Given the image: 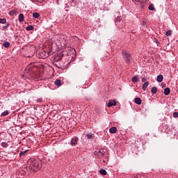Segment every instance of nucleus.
<instances>
[{"label": "nucleus", "mask_w": 178, "mask_h": 178, "mask_svg": "<svg viewBox=\"0 0 178 178\" xmlns=\"http://www.w3.org/2000/svg\"><path fill=\"white\" fill-rule=\"evenodd\" d=\"M72 58L73 57H76V50L75 49H72Z\"/></svg>", "instance_id": "obj_30"}, {"label": "nucleus", "mask_w": 178, "mask_h": 178, "mask_svg": "<svg viewBox=\"0 0 178 178\" xmlns=\"http://www.w3.org/2000/svg\"><path fill=\"white\" fill-rule=\"evenodd\" d=\"M149 86V81L145 82L143 83V86H142V90H143V91H146V90L147 89Z\"/></svg>", "instance_id": "obj_8"}, {"label": "nucleus", "mask_w": 178, "mask_h": 178, "mask_svg": "<svg viewBox=\"0 0 178 178\" xmlns=\"http://www.w3.org/2000/svg\"><path fill=\"white\" fill-rule=\"evenodd\" d=\"M10 26V24L7 23L6 26H3V31H6V29H8V28H9Z\"/></svg>", "instance_id": "obj_28"}, {"label": "nucleus", "mask_w": 178, "mask_h": 178, "mask_svg": "<svg viewBox=\"0 0 178 178\" xmlns=\"http://www.w3.org/2000/svg\"><path fill=\"white\" fill-rule=\"evenodd\" d=\"M63 53H60L58 54H54L52 57L53 64L57 69H63L65 67L64 65H60V60H63Z\"/></svg>", "instance_id": "obj_1"}, {"label": "nucleus", "mask_w": 178, "mask_h": 178, "mask_svg": "<svg viewBox=\"0 0 178 178\" xmlns=\"http://www.w3.org/2000/svg\"><path fill=\"white\" fill-rule=\"evenodd\" d=\"M156 80H157V82H159V83H161V82H162L163 81V75H158L157 76V79H156Z\"/></svg>", "instance_id": "obj_13"}, {"label": "nucleus", "mask_w": 178, "mask_h": 178, "mask_svg": "<svg viewBox=\"0 0 178 178\" xmlns=\"http://www.w3.org/2000/svg\"><path fill=\"white\" fill-rule=\"evenodd\" d=\"M105 159H108V156H104Z\"/></svg>", "instance_id": "obj_41"}, {"label": "nucleus", "mask_w": 178, "mask_h": 178, "mask_svg": "<svg viewBox=\"0 0 178 178\" xmlns=\"http://www.w3.org/2000/svg\"><path fill=\"white\" fill-rule=\"evenodd\" d=\"M106 149H99V154H100L101 158L106 154Z\"/></svg>", "instance_id": "obj_9"}, {"label": "nucleus", "mask_w": 178, "mask_h": 178, "mask_svg": "<svg viewBox=\"0 0 178 178\" xmlns=\"http://www.w3.org/2000/svg\"><path fill=\"white\" fill-rule=\"evenodd\" d=\"M157 91H158V90H157V88L156 86L152 87V89H151V92L153 95L156 94Z\"/></svg>", "instance_id": "obj_15"}, {"label": "nucleus", "mask_w": 178, "mask_h": 178, "mask_svg": "<svg viewBox=\"0 0 178 178\" xmlns=\"http://www.w3.org/2000/svg\"><path fill=\"white\" fill-rule=\"evenodd\" d=\"M10 43L8 41L4 42L3 43V47H4L5 48H8L10 47Z\"/></svg>", "instance_id": "obj_19"}, {"label": "nucleus", "mask_w": 178, "mask_h": 178, "mask_svg": "<svg viewBox=\"0 0 178 178\" xmlns=\"http://www.w3.org/2000/svg\"><path fill=\"white\" fill-rule=\"evenodd\" d=\"M122 56L124 58L126 63L129 64L131 60V54L127 53L125 50H122Z\"/></svg>", "instance_id": "obj_5"}, {"label": "nucleus", "mask_w": 178, "mask_h": 178, "mask_svg": "<svg viewBox=\"0 0 178 178\" xmlns=\"http://www.w3.org/2000/svg\"><path fill=\"white\" fill-rule=\"evenodd\" d=\"M8 113H9L8 111H5L3 113H1V116L6 117L8 116Z\"/></svg>", "instance_id": "obj_22"}, {"label": "nucleus", "mask_w": 178, "mask_h": 178, "mask_svg": "<svg viewBox=\"0 0 178 178\" xmlns=\"http://www.w3.org/2000/svg\"><path fill=\"white\" fill-rule=\"evenodd\" d=\"M37 102H42V99H38Z\"/></svg>", "instance_id": "obj_38"}, {"label": "nucleus", "mask_w": 178, "mask_h": 178, "mask_svg": "<svg viewBox=\"0 0 178 178\" xmlns=\"http://www.w3.org/2000/svg\"><path fill=\"white\" fill-rule=\"evenodd\" d=\"M116 105H117V102L115 100H110V102L107 104V106L111 107Z\"/></svg>", "instance_id": "obj_7"}, {"label": "nucleus", "mask_w": 178, "mask_h": 178, "mask_svg": "<svg viewBox=\"0 0 178 178\" xmlns=\"http://www.w3.org/2000/svg\"><path fill=\"white\" fill-rule=\"evenodd\" d=\"M100 175L102 176H106V170L102 169L100 170Z\"/></svg>", "instance_id": "obj_23"}, {"label": "nucleus", "mask_w": 178, "mask_h": 178, "mask_svg": "<svg viewBox=\"0 0 178 178\" xmlns=\"http://www.w3.org/2000/svg\"><path fill=\"white\" fill-rule=\"evenodd\" d=\"M29 150H22L21 152L23 154V155L24 154H26Z\"/></svg>", "instance_id": "obj_33"}, {"label": "nucleus", "mask_w": 178, "mask_h": 178, "mask_svg": "<svg viewBox=\"0 0 178 178\" xmlns=\"http://www.w3.org/2000/svg\"><path fill=\"white\" fill-rule=\"evenodd\" d=\"M14 38H18V35H14Z\"/></svg>", "instance_id": "obj_40"}, {"label": "nucleus", "mask_w": 178, "mask_h": 178, "mask_svg": "<svg viewBox=\"0 0 178 178\" xmlns=\"http://www.w3.org/2000/svg\"><path fill=\"white\" fill-rule=\"evenodd\" d=\"M70 63L71 61L70 58H69V56H63L60 65H64V67L59 68V70H66L69 67Z\"/></svg>", "instance_id": "obj_3"}, {"label": "nucleus", "mask_w": 178, "mask_h": 178, "mask_svg": "<svg viewBox=\"0 0 178 178\" xmlns=\"http://www.w3.org/2000/svg\"><path fill=\"white\" fill-rule=\"evenodd\" d=\"M7 19L6 18L0 19V24H6Z\"/></svg>", "instance_id": "obj_20"}, {"label": "nucleus", "mask_w": 178, "mask_h": 178, "mask_svg": "<svg viewBox=\"0 0 178 178\" xmlns=\"http://www.w3.org/2000/svg\"><path fill=\"white\" fill-rule=\"evenodd\" d=\"M28 163H29V168L33 172H37L42 166L41 161L35 159H29Z\"/></svg>", "instance_id": "obj_2"}, {"label": "nucleus", "mask_w": 178, "mask_h": 178, "mask_svg": "<svg viewBox=\"0 0 178 178\" xmlns=\"http://www.w3.org/2000/svg\"><path fill=\"white\" fill-rule=\"evenodd\" d=\"M138 75H136V76L132 78L131 81H132V82L136 83L138 81Z\"/></svg>", "instance_id": "obj_26"}, {"label": "nucleus", "mask_w": 178, "mask_h": 178, "mask_svg": "<svg viewBox=\"0 0 178 178\" xmlns=\"http://www.w3.org/2000/svg\"><path fill=\"white\" fill-rule=\"evenodd\" d=\"M103 162L106 163V161H103Z\"/></svg>", "instance_id": "obj_42"}, {"label": "nucleus", "mask_w": 178, "mask_h": 178, "mask_svg": "<svg viewBox=\"0 0 178 178\" xmlns=\"http://www.w3.org/2000/svg\"><path fill=\"white\" fill-rule=\"evenodd\" d=\"M72 1V2H73V3H76V2H78V0H71Z\"/></svg>", "instance_id": "obj_37"}, {"label": "nucleus", "mask_w": 178, "mask_h": 178, "mask_svg": "<svg viewBox=\"0 0 178 178\" xmlns=\"http://www.w3.org/2000/svg\"><path fill=\"white\" fill-rule=\"evenodd\" d=\"M147 79L145 78H142V82L146 81Z\"/></svg>", "instance_id": "obj_36"}, {"label": "nucleus", "mask_w": 178, "mask_h": 178, "mask_svg": "<svg viewBox=\"0 0 178 178\" xmlns=\"http://www.w3.org/2000/svg\"><path fill=\"white\" fill-rule=\"evenodd\" d=\"M36 56L40 59H45L49 56V52L41 49L37 51Z\"/></svg>", "instance_id": "obj_4"}, {"label": "nucleus", "mask_w": 178, "mask_h": 178, "mask_svg": "<svg viewBox=\"0 0 178 178\" xmlns=\"http://www.w3.org/2000/svg\"><path fill=\"white\" fill-rule=\"evenodd\" d=\"M40 14L37 12L33 13V17L35 19H38L40 17Z\"/></svg>", "instance_id": "obj_18"}, {"label": "nucleus", "mask_w": 178, "mask_h": 178, "mask_svg": "<svg viewBox=\"0 0 178 178\" xmlns=\"http://www.w3.org/2000/svg\"><path fill=\"white\" fill-rule=\"evenodd\" d=\"M17 13V10H12L9 12V15L10 16H13V15H16Z\"/></svg>", "instance_id": "obj_17"}, {"label": "nucleus", "mask_w": 178, "mask_h": 178, "mask_svg": "<svg viewBox=\"0 0 178 178\" xmlns=\"http://www.w3.org/2000/svg\"><path fill=\"white\" fill-rule=\"evenodd\" d=\"M117 20H121V17H118Z\"/></svg>", "instance_id": "obj_39"}, {"label": "nucleus", "mask_w": 178, "mask_h": 178, "mask_svg": "<svg viewBox=\"0 0 178 178\" xmlns=\"http://www.w3.org/2000/svg\"><path fill=\"white\" fill-rule=\"evenodd\" d=\"M148 9L150 11H155L156 10V9L154 8L153 5H149V7H148Z\"/></svg>", "instance_id": "obj_24"}, {"label": "nucleus", "mask_w": 178, "mask_h": 178, "mask_svg": "<svg viewBox=\"0 0 178 178\" xmlns=\"http://www.w3.org/2000/svg\"><path fill=\"white\" fill-rule=\"evenodd\" d=\"M78 141H79V138L76 136H74L71 139V143L70 145L72 146H77L78 145Z\"/></svg>", "instance_id": "obj_6"}, {"label": "nucleus", "mask_w": 178, "mask_h": 178, "mask_svg": "<svg viewBox=\"0 0 178 178\" xmlns=\"http://www.w3.org/2000/svg\"><path fill=\"white\" fill-rule=\"evenodd\" d=\"M170 93V88H165L164 89V95H168Z\"/></svg>", "instance_id": "obj_16"}, {"label": "nucleus", "mask_w": 178, "mask_h": 178, "mask_svg": "<svg viewBox=\"0 0 178 178\" xmlns=\"http://www.w3.org/2000/svg\"><path fill=\"white\" fill-rule=\"evenodd\" d=\"M1 146L2 147L6 148V147H8V143H5V142H2V143H1Z\"/></svg>", "instance_id": "obj_25"}, {"label": "nucleus", "mask_w": 178, "mask_h": 178, "mask_svg": "<svg viewBox=\"0 0 178 178\" xmlns=\"http://www.w3.org/2000/svg\"><path fill=\"white\" fill-rule=\"evenodd\" d=\"M23 155H24V154H23L22 152H20V153H19V157L22 158Z\"/></svg>", "instance_id": "obj_35"}, {"label": "nucleus", "mask_w": 178, "mask_h": 178, "mask_svg": "<svg viewBox=\"0 0 178 178\" xmlns=\"http://www.w3.org/2000/svg\"><path fill=\"white\" fill-rule=\"evenodd\" d=\"M173 117L175 118H178V112L173 113Z\"/></svg>", "instance_id": "obj_32"}, {"label": "nucleus", "mask_w": 178, "mask_h": 178, "mask_svg": "<svg viewBox=\"0 0 178 178\" xmlns=\"http://www.w3.org/2000/svg\"><path fill=\"white\" fill-rule=\"evenodd\" d=\"M55 86L57 87H60L62 86V81L60 79H56Z\"/></svg>", "instance_id": "obj_11"}, {"label": "nucleus", "mask_w": 178, "mask_h": 178, "mask_svg": "<svg viewBox=\"0 0 178 178\" xmlns=\"http://www.w3.org/2000/svg\"><path fill=\"white\" fill-rule=\"evenodd\" d=\"M109 131L111 134H114L118 131V129L116 127H113L110 128Z\"/></svg>", "instance_id": "obj_10"}, {"label": "nucleus", "mask_w": 178, "mask_h": 178, "mask_svg": "<svg viewBox=\"0 0 178 178\" xmlns=\"http://www.w3.org/2000/svg\"><path fill=\"white\" fill-rule=\"evenodd\" d=\"M24 16L23 13H20L19 15L18 21L19 22H22L24 21Z\"/></svg>", "instance_id": "obj_12"}, {"label": "nucleus", "mask_w": 178, "mask_h": 178, "mask_svg": "<svg viewBox=\"0 0 178 178\" xmlns=\"http://www.w3.org/2000/svg\"><path fill=\"white\" fill-rule=\"evenodd\" d=\"M86 138L88 139H92V134H86Z\"/></svg>", "instance_id": "obj_29"}, {"label": "nucleus", "mask_w": 178, "mask_h": 178, "mask_svg": "<svg viewBox=\"0 0 178 178\" xmlns=\"http://www.w3.org/2000/svg\"><path fill=\"white\" fill-rule=\"evenodd\" d=\"M26 31H31L34 29V26L33 25H29L26 27Z\"/></svg>", "instance_id": "obj_21"}, {"label": "nucleus", "mask_w": 178, "mask_h": 178, "mask_svg": "<svg viewBox=\"0 0 178 178\" xmlns=\"http://www.w3.org/2000/svg\"><path fill=\"white\" fill-rule=\"evenodd\" d=\"M135 103L138 105H140L142 104V100L140 97L135 98Z\"/></svg>", "instance_id": "obj_14"}, {"label": "nucleus", "mask_w": 178, "mask_h": 178, "mask_svg": "<svg viewBox=\"0 0 178 178\" xmlns=\"http://www.w3.org/2000/svg\"><path fill=\"white\" fill-rule=\"evenodd\" d=\"M94 154H95V156H97V158L101 159V156H100V154H99V150L95 151V152H94Z\"/></svg>", "instance_id": "obj_27"}, {"label": "nucleus", "mask_w": 178, "mask_h": 178, "mask_svg": "<svg viewBox=\"0 0 178 178\" xmlns=\"http://www.w3.org/2000/svg\"><path fill=\"white\" fill-rule=\"evenodd\" d=\"M172 34V31H168L165 33L166 36H170Z\"/></svg>", "instance_id": "obj_31"}, {"label": "nucleus", "mask_w": 178, "mask_h": 178, "mask_svg": "<svg viewBox=\"0 0 178 178\" xmlns=\"http://www.w3.org/2000/svg\"><path fill=\"white\" fill-rule=\"evenodd\" d=\"M23 155H24V154H23L22 152H20V153H19V157L22 158Z\"/></svg>", "instance_id": "obj_34"}]
</instances>
